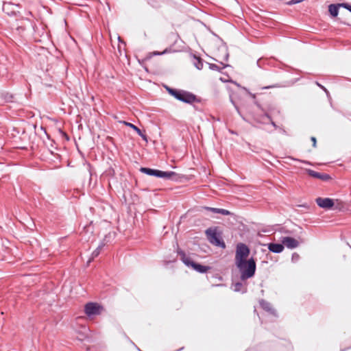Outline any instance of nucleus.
<instances>
[{
	"label": "nucleus",
	"mask_w": 351,
	"mask_h": 351,
	"mask_svg": "<svg viewBox=\"0 0 351 351\" xmlns=\"http://www.w3.org/2000/svg\"><path fill=\"white\" fill-rule=\"evenodd\" d=\"M228 56H229V54H228V52H226V54H225L224 60L227 61L228 59Z\"/></svg>",
	"instance_id": "7c9ffc66"
},
{
	"label": "nucleus",
	"mask_w": 351,
	"mask_h": 351,
	"mask_svg": "<svg viewBox=\"0 0 351 351\" xmlns=\"http://www.w3.org/2000/svg\"><path fill=\"white\" fill-rule=\"evenodd\" d=\"M306 171L309 176L315 178H319L322 180H328L330 178V176L326 173H320L312 169H306Z\"/></svg>",
	"instance_id": "9b49d317"
},
{
	"label": "nucleus",
	"mask_w": 351,
	"mask_h": 351,
	"mask_svg": "<svg viewBox=\"0 0 351 351\" xmlns=\"http://www.w3.org/2000/svg\"><path fill=\"white\" fill-rule=\"evenodd\" d=\"M271 123V125H272V127L274 128V129H276L278 128V126L276 125V123L271 119V121H268V123Z\"/></svg>",
	"instance_id": "cd10ccee"
},
{
	"label": "nucleus",
	"mask_w": 351,
	"mask_h": 351,
	"mask_svg": "<svg viewBox=\"0 0 351 351\" xmlns=\"http://www.w3.org/2000/svg\"><path fill=\"white\" fill-rule=\"evenodd\" d=\"M249 247L244 243H239L237 245L235 253V265L241 264L242 262L247 261V258L250 254Z\"/></svg>",
	"instance_id": "7ed1b4c3"
},
{
	"label": "nucleus",
	"mask_w": 351,
	"mask_h": 351,
	"mask_svg": "<svg viewBox=\"0 0 351 351\" xmlns=\"http://www.w3.org/2000/svg\"><path fill=\"white\" fill-rule=\"evenodd\" d=\"M164 53H165V52H162V53H158H158H156V54H157V55H160V54H163Z\"/></svg>",
	"instance_id": "f704fd0d"
},
{
	"label": "nucleus",
	"mask_w": 351,
	"mask_h": 351,
	"mask_svg": "<svg viewBox=\"0 0 351 351\" xmlns=\"http://www.w3.org/2000/svg\"><path fill=\"white\" fill-rule=\"evenodd\" d=\"M260 62H261V59H259V60L257 61V65H258V66H261V65H260Z\"/></svg>",
	"instance_id": "473e14b6"
},
{
	"label": "nucleus",
	"mask_w": 351,
	"mask_h": 351,
	"mask_svg": "<svg viewBox=\"0 0 351 351\" xmlns=\"http://www.w3.org/2000/svg\"><path fill=\"white\" fill-rule=\"evenodd\" d=\"M178 254L180 256V259L187 267H191L194 270L200 273H206L210 267L193 262L189 256H187L184 252L181 250H178Z\"/></svg>",
	"instance_id": "f03ea898"
},
{
	"label": "nucleus",
	"mask_w": 351,
	"mask_h": 351,
	"mask_svg": "<svg viewBox=\"0 0 351 351\" xmlns=\"http://www.w3.org/2000/svg\"><path fill=\"white\" fill-rule=\"evenodd\" d=\"M342 8H346L351 12V4L347 3H341Z\"/></svg>",
	"instance_id": "4be33fe9"
},
{
	"label": "nucleus",
	"mask_w": 351,
	"mask_h": 351,
	"mask_svg": "<svg viewBox=\"0 0 351 351\" xmlns=\"http://www.w3.org/2000/svg\"><path fill=\"white\" fill-rule=\"evenodd\" d=\"M105 245L104 243H101L92 253V259L96 258L100 254L103 247Z\"/></svg>",
	"instance_id": "6ab92c4d"
},
{
	"label": "nucleus",
	"mask_w": 351,
	"mask_h": 351,
	"mask_svg": "<svg viewBox=\"0 0 351 351\" xmlns=\"http://www.w3.org/2000/svg\"><path fill=\"white\" fill-rule=\"evenodd\" d=\"M206 210H209L213 213L221 214L223 215H228L230 214V211L223 208H211V207H204V208Z\"/></svg>",
	"instance_id": "f3484780"
},
{
	"label": "nucleus",
	"mask_w": 351,
	"mask_h": 351,
	"mask_svg": "<svg viewBox=\"0 0 351 351\" xmlns=\"http://www.w3.org/2000/svg\"><path fill=\"white\" fill-rule=\"evenodd\" d=\"M193 63L194 66L198 69L201 70L203 68L204 62L202 58L197 57L195 56H193Z\"/></svg>",
	"instance_id": "a211bd4d"
},
{
	"label": "nucleus",
	"mask_w": 351,
	"mask_h": 351,
	"mask_svg": "<svg viewBox=\"0 0 351 351\" xmlns=\"http://www.w3.org/2000/svg\"><path fill=\"white\" fill-rule=\"evenodd\" d=\"M316 84H317L319 87H320L321 88H322V89H323V90H324L326 93H328V90H326V88L324 86H323L322 84H319V83H318V82H316Z\"/></svg>",
	"instance_id": "bb28decb"
},
{
	"label": "nucleus",
	"mask_w": 351,
	"mask_h": 351,
	"mask_svg": "<svg viewBox=\"0 0 351 351\" xmlns=\"http://www.w3.org/2000/svg\"><path fill=\"white\" fill-rule=\"evenodd\" d=\"M276 87H280V86H278V85H271V86H268L264 87L263 88L264 89H268V88H276Z\"/></svg>",
	"instance_id": "c85d7f7f"
},
{
	"label": "nucleus",
	"mask_w": 351,
	"mask_h": 351,
	"mask_svg": "<svg viewBox=\"0 0 351 351\" xmlns=\"http://www.w3.org/2000/svg\"><path fill=\"white\" fill-rule=\"evenodd\" d=\"M226 66H228V65H223V68H225V67H226Z\"/></svg>",
	"instance_id": "c9c22d12"
},
{
	"label": "nucleus",
	"mask_w": 351,
	"mask_h": 351,
	"mask_svg": "<svg viewBox=\"0 0 351 351\" xmlns=\"http://www.w3.org/2000/svg\"><path fill=\"white\" fill-rule=\"evenodd\" d=\"M167 90L169 92V93L170 95H171L172 96H173L174 97L176 95V93H177V92L178 90L171 88H169V87H167Z\"/></svg>",
	"instance_id": "aec40b11"
},
{
	"label": "nucleus",
	"mask_w": 351,
	"mask_h": 351,
	"mask_svg": "<svg viewBox=\"0 0 351 351\" xmlns=\"http://www.w3.org/2000/svg\"><path fill=\"white\" fill-rule=\"evenodd\" d=\"M268 249L274 253H280L284 250V245L282 243H271L268 245Z\"/></svg>",
	"instance_id": "ddd939ff"
},
{
	"label": "nucleus",
	"mask_w": 351,
	"mask_h": 351,
	"mask_svg": "<svg viewBox=\"0 0 351 351\" xmlns=\"http://www.w3.org/2000/svg\"><path fill=\"white\" fill-rule=\"evenodd\" d=\"M232 103L233 104V105L234 106L237 111L240 114V112H239V108L235 105V104L234 103V101L232 100H231Z\"/></svg>",
	"instance_id": "c756f323"
},
{
	"label": "nucleus",
	"mask_w": 351,
	"mask_h": 351,
	"mask_svg": "<svg viewBox=\"0 0 351 351\" xmlns=\"http://www.w3.org/2000/svg\"><path fill=\"white\" fill-rule=\"evenodd\" d=\"M281 241L284 246L289 249H294L298 247L300 243L295 239L290 237H284L282 238Z\"/></svg>",
	"instance_id": "1a4fd4ad"
},
{
	"label": "nucleus",
	"mask_w": 351,
	"mask_h": 351,
	"mask_svg": "<svg viewBox=\"0 0 351 351\" xmlns=\"http://www.w3.org/2000/svg\"><path fill=\"white\" fill-rule=\"evenodd\" d=\"M300 256L298 254L294 253L292 255V261H297L299 259Z\"/></svg>",
	"instance_id": "b1692460"
},
{
	"label": "nucleus",
	"mask_w": 351,
	"mask_h": 351,
	"mask_svg": "<svg viewBox=\"0 0 351 351\" xmlns=\"http://www.w3.org/2000/svg\"><path fill=\"white\" fill-rule=\"evenodd\" d=\"M141 171L152 176L163 178L165 179H172L176 174L173 171H162L158 169H154L147 167H142Z\"/></svg>",
	"instance_id": "20e7f679"
},
{
	"label": "nucleus",
	"mask_w": 351,
	"mask_h": 351,
	"mask_svg": "<svg viewBox=\"0 0 351 351\" xmlns=\"http://www.w3.org/2000/svg\"><path fill=\"white\" fill-rule=\"evenodd\" d=\"M123 123H124L125 125H127V126H128V127H130V128H132V129L134 130V132H136V133H137L140 136H141V137H142V138H143V140H145V141H147V136H146L145 134H143V132H141V130H140L137 126L134 125V124H132V123H131L126 122V121H123Z\"/></svg>",
	"instance_id": "dca6fc26"
},
{
	"label": "nucleus",
	"mask_w": 351,
	"mask_h": 351,
	"mask_svg": "<svg viewBox=\"0 0 351 351\" xmlns=\"http://www.w3.org/2000/svg\"><path fill=\"white\" fill-rule=\"evenodd\" d=\"M175 98L186 104H192L196 100V97L189 92L178 90Z\"/></svg>",
	"instance_id": "423d86ee"
},
{
	"label": "nucleus",
	"mask_w": 351,
	"mask_h": 351,
	"mask_svg": "<svg viewBox=\"0 0 351 351\" xmlns=\"http://www.w3.org/2000/svg\"><path fill=\"white\" fill-rule=\"evenodd\" d=\"M311 141L313 142V146L314 147H316V144H317L316 138H315V137H314V136H312V137L311 138Z\"/></svg>",
	"instance_id": "a878e982"
},
{
	"label": "nucleus",
	"mask_w": 351,
	"mask_h": 351,
	"mask_svg": "<svg viewBox=\"0 0 351 351\" xmlns=\"http://www.w3.org/2000/svg\"><path fill=\"white\" fill-rule=\"evenodd\" d=\"M265 130H266L268 132H271L273 131L272 130L266 129V128Z\"/></svg>",
	"instance_id": "72a5a7b5"
},
{
	"label": "nucleus",
	"mask_w": 351,
	"mask_h": 351,
	"mask_svg": "<svg viewBox=\"0 0 351 351\" xmlns=\"http://www.w3.org/2000/svg\"><path fill=\"white\" fill-rule=\"evenodd\" d=\"M339 8H342L341 3L337 4H330L328 6V12L333 17H336L339 14Z\"/></svg>",
	"instance_id": "2eb2a0df"
},
{
	"label": "nucleus",
	"mask_w": 351,
	"mask_h": 351,
	"mask_svg": "<svg viewBox=\"0 0 351 351\" xmlns=\"http://www.w3.org/2000/svg\"><path fill=\"white\" fill-rule=\"evenodd\" d=\"M12 4L10 3H4L3 5V10L5 11L8 9V7L10 6Z\"/></svg>",
	"instance_id": "393cba45"
},
{
	"label": "nucleus",
	"mask_w": 351,
	"mask_h": 351,
	"mask_svg": "<svg viewBox=\"0 0 351 351\" xmlns=\"http://www.w3.org/2000/svg\"><path fill=\"white\" fill-rule=\"evenodd\" d=\"M209 68L211 70L220 71V68L215 64H209Z\"/></svg>",
	"instance_id": "412c9836"
},
{
	"label": "nucleus",
	"mask_w": 351,
	"mask_h": 351,
	"mask_svg": "<svg viewBox=\"0 0 351 351\" xmlns=\"http://www.w3.org/2000/svg\"><path fill=\"white\" fill-rule=\"evenodd\" d=\"M231 289L234 292H241L243 293L247 292V284L241 282H237L232 284Z\"/></svg>",
	"instance_id": "9d476101"
},
{
	"label": "nucleus",
	"mask_w": 351,
	"mask_h": 351,
	"mask_svg": "<svg viewBox=\"0 0 351 351\" xmlns=\"http://www.w3.org/2000/svg\"><path fill=\"white\" fill-rule=\"evenodd\" d=\"M254 121L257 124L267 125L268 124V121H271V117L265 113L264 115L255 117Z\"/></svg>",
	"instance_id": "4468645a"
},
{
	"label": "nucleus",
	"mask_w": 351,
	"mask_h": 351,
	"mask_svg": "<svg viewBox=\"0 0 351 351\" xmlns=\"http://www.w3.org/2000/svg\"><path fill=\"white\" fill-rule=\"evenodd\" d=\"M260 305L263 309L269 313L270 314L276 316V311L272 308L271 304L264 300L260 301Z\"/></svg>",
	"instance_id": "f8f14e48"
},
{
	"label": "nucleus",
	"mask_w": 351,
	"mask_h": 351,
	"mask_svg": "<svg viewBox=\"0 0 351 351\" xmlns=\"http://www.w3.org/2000/svg\"><path fill=\"white\" fill-rule=\"evenodd\" d=\"M102 307L97 303L89 302L85 305L84 311L85 313L88 316H93L99 315Z\"/></svg>",
	"instance_id": "0eeeda50"
},
{
	"label": "nucleus",
	"mask_w": 351,
	"mask_h": 351,
	"mask_svg": "<svg viewBox=\"0 0 351 351\" xmlns=\"http://www.w3.org/2000/svg\"><path fill=\"white\" fill-rule=\"evenodd\" d=\"M298 161L302 162V163H304V164H310L308 162L306 161V160H298Z\"/></svg>",
	"instance_id": "2f4dec72"
},
{
	"label": "nucleus",
	"mask_w": 351,
	"mask_h": 351,
	"mask_svg": "<svg viewBox=\"0 0 351 351\" xmlns=\"http://www.w3.org/2000/svg\"><path fill=\"white\" fill-rule=\"evenodd\" d=\"M315 202L320 208L327 210L332 208L335 204L334 200L328 197H317Z\"/></svg>",
	"instance_id": "6e6552de"
},
{
	"label": "nucleus",
	"mask_w": 351,
	"mask_h": 351,
	"mask_svg": "<svg viewBox=\"0 0 351 351\" xmlns=\"http://www.w3.org/2000/svg\"><path fill=\"white\" fill-rule=\"evenodd\" d=\"M342 8H346L351 12V4L347 3H341Z\"/></svg>",
	"instance_id": "5701e85b"
},
{
	"label": "nucleus",
	"mask_w": 351,
	"mask_h": 351,
	"mask_svg": "<svg viewBox=\"0 0 351 351\" xmlns=\"http://www.w3.org/2000/svg\"><path fill=\"white\" fill-rule=\"evenodd\" d=\"M205 233L208 240L211 244L221 248L226 247L225 243L221 240L215 229L208 228L206 230Z\"/></svg>",
	"instance_id": "39448f33"
},
{
	"label": "nucleus",
	"mask_w": 351,
	"mask_h": 351,
	"mask_svg": "<svg viewBox=\"0 0 351 351\" xmlns=\"http://www.w3.org/2000/svg\"><path fill=\"white\" fill-rule=\"evenodd\" d=\"M240 273V279L241 281L252 278L256 272V264L253 258L242 262L241 264H236Z\"/></svg>",
	"instance_id": "f257e3e1"
}]
</instances>
